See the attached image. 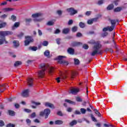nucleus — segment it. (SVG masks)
Wrapping results in <instances>:
<instances>
[{"label":"nucleus","instance_id":"obj_34","mask_svg":"<svg viewBox=\"0 0 127 127\" xmlns=\"http://www.w3.org/2000/svg\"><path fill=\"white\" fill-rule=\"evenodd\" d=\"M19 65H21V62L20 61H17L15 63L14 65L15 67H16L17 66H19Z\"/></svg>","mask_w":127,"mask_h":127},{"label":"nucleus","instance_id":"obj_50","mask_svg":"<svg viewBox=\"0 0 127 127\" xmlns=\"http://www.w3.org/2000/svg\"><path fill=\"white\" fill-rule=\"evenodd\" d=\"M103 0H100L98 1V4L99 5H101V4H103V3H104V1Z\"/></svg>","mask_w":127,"mask_h":127},{"label":"nucleus","instance_id":"obj_43","mask_svg":"<svg viewBox=\"0 0 127 127\" xmlns=\"http://www.w3.org/2000/svg\"><path fill=\"white\" fill-rule=\"evenodd\" d=\"M54 24V21H50L47 23V25L51 26Z\"/></svg>","mask_w":127,"mask_h":127},{"label":"nucleus","instance_id":"obj_42","mask_svg":"<svg viewBox=\"0 0 127 127\" xmlns=\"http://www.w3.org/2000/svg\"><path fill=\"white\" fill-rule=\"evenodd\" d=\"M90 117L93 122H97V119H96V118H95V117H94V115L93 114H91Z\"/></svg>","mask_w":127,"mask_h":127},{"label":"nucleus","instance_id":"obj_48","mask_svg":"<svg viewBox=\"0 0 127 127\" xmlns=\"http://www.w3.org/2000/svg\"><path fill=\"white\" fill-rule=\"evenodd\" d=\"M1 24V26L2 28L3 27H5V26H6V22H3L2 23H0Z\"/></svg>","mask_w":127,"mask_h":127},{"label":"nucleus","instance_id":"obj_27","mask_svg":"<svg viewBox=\"0 0 127 127\" xmlns=\"http://www.w3.org/2000/svg\"><path fill=\"white\" fill-rule=\"evenodd\" d=\"M76 72L72 71L70 75L71 79H75V76H76Z\"/></svg>","mask_w":127,"mask_h":127},{"label":"nucleus","instance_id":"obj_24","mask_svg":"<svg viewBox=\"0 0 127 127\" xmlns=\"http://www.w3.org/2000/svg\"><path fill=\"white\" fill-rule=\"evenodd\" d=\"M81 43L79 42H73L71 43V46H78V45H79Z\"/></svg>","mask_w":127,"mask_h":127},{"label":"nucleus","instance_id":"obj_53","mask_svg":"<svg viewBox=\"0 0 127 127\" xmlns=\"http://www.w3.org/2000/svg\"><path fill=\"white\" fill-rule=\"evenodd\" d=\"M91 13H92V12L91 11H87L85 13L86 15H87L89 16V15H91Z\"/></svg>","mask_w":127,"mask_h":127},{"label":"nucleus","instance_id":"obj_35","mask_svg":"<svg viewBox=\"0 0 127 127\" xmlns=\"http://www.w3.org/2000/svg\"><path fill=\"white\" fill-rule=\"evenodd\" d=\"M56 125H62L63 124V121L61 120H57L55 121Z\"/></svg>","mask_w":127,"mask_h":127},{"label":"nucleus","instance_id":"obj_44","mask_svg":"<svg viewBox=\"0 0 127 127\" xmlns=\"http://www.w3.org/2000/svg\"><path fill=\"white\" fill-rule=\"evenodd\" d=\"M32 104H34V105H35L36 106H39V105H41V103L39 102H35V101H31Z\"/></svg>","mask_w":127,"mask_h":127},{"label":"nucleus","instance_id":"obj_54","mask_svg":"<svg viewBox=\"0 0 127 127\" xmlns=\"http://www.w3.org/2000/svg\"><path fill=\"white\" fill-rule=\"evenodd\" d=\"M58 33H60V30H59V29H57L55 31V34H57Z\"/></svg>","mask_w":127,"mask_h":127},{"label":"nucleus","instance_id":"obj_28","mask_svg":"<svg viewBox=\"0 0 127 127\" xmlns=\"http://www.w3.org/2000/svg\"><path fill=\"white\" fill-rule=\"evenodd\" d=\"M114 8V4H111L108 6L107 9L108 10H111Z\"/></svg>","mask_w":127,"mask_h":127},{"label":"nucleus","instance_id":"obj_17","mask_svg":"<svg viewBox=\"0 0 127 127\" xmlns=\"http://www.w3.org/2000/svg\"><path fill=\"white\" fill-rule=\"evenodd\" d=\"M2 10L4 12H6L7 11H11V10H13V8L10 7L4 8L2 9Z\"/></svg>","mask_w":127,"mask_h":127},{"label":"nucleus","instance_id":"obj_33","mask_svg":"<svg viewBox=\"0 0 127 127\" xmlns=\"http://www.w3.org/2000/svg\"><path fill=\"white\" fill-rule=\"evenodd\" d=\"M10 19L11 20H12V21H16V16L14 15H12Z\"/></svg>","mask_w":127,"mask_h":127},{"label":"nucleus","instance_id":"obj_37","mask_svg":"<svg viewBox=\"0 0 127 127\" xmlns=\"http://www.w3.org/2000/svg\"><path fill=\"white\" fill-rule=\"evenodd\" d=\"M96 19H92L91 20H88L87 21L88 24H93V22Z\"/></svg>","mask_w":127,"mask_h":127},{"label":"nucleus","instance_id":"obj_20","mask_svg":"<svg viewBox=\"0 0 127 127\" xmlns=\"http://www.w3.org/2000/svg\"><path fill=\"white\" fill-rule=\"evenodd\" d=\"M93 111L95 112V113L96 114V115H97L98 116V117H102V115L101 114V113L100 112H99L98 110L93 109Z\"/></svg>","mask_w":127,"mask_h":127},{"label":"nucleus","instance_id":"obj_16","mask_svg":"<svg viewBox=\"0 0 127 127\" xmlns=\"http://www.w3.org/2000/svg\"><path fill=\"white\" fill-rule=\"evenodd\" d=\"M67 52L69 53V54H71V55H73L75 51L74 50V49H72L71 48H69L67 50Z\"/></svg>","mask_w":127,"mask_h":127},{"label":"nucleus","instance_id":"obj_59","mask_svg":"<svg viewBox=\"0 0 127 127\" xmlns=\"http://www.w3.org/2000/svg\"><path fill=\"white\" fill-rule=\"evenodd\" d=\"M6 17H7V15L3 14V15L0 16L1 18H6Z\"/></svg>","mask_w":127,"mask_h":127},{"label":"nucleus","instance_id":"obj_56","mask_svg":"<svg viewBox=\"0 0 127 127\" xmlns=\"http://www.w3.org/2000/svg\"><path fill=\"white\" fill-rule=\"evenodd\" d=\"M68 25H71V24H73V20H69L68 22Z\"/></svg>","mask_w":127,"mask_h":127},{"label":"nucleus","instance_id":"obj_18","mask_svg":"<svg viewBox=\"0 0 127 127\" xmlns=\"http://www.w3.org/2000/svg\"><path fill=\"white\" fill-rule=\"evenodd\" d=\"M13 46L16 48V47H18L19 46V42L17 41H13Z\"/></svg>","mask_w":127,"mask_h":127},{"label":"nucleus","instance_id":"obj_23","mask_svg":"<svg viewBox=\"0 0 127 127\" xmlns=\"http://www.w3.org/2000/svg\"><path fill=\"white\" fill-rule=\"evenodd\" d=\"M77 122L76 120H73L69 123V126H70V127H73V126H75V125H77Z\"/></svg>","mask_w":127,"mask_h":127},{"label":"nucleus","instance_id":"obj_5","mask_svg":"<svg viewBox=\"0 0 127 127\" xmlns=\"http://www.w3.org/2000/svg\"><path fill=\"white\" fill-rule=\"evenodd\" d=\"M12 33V32L9 31H0V37L1 38L2 37L5 38L4 36H7V35H11Z\"/></svg>","mask_w":127,"mask_h":127},{"label":"nucleus","instance_id":"obj_64","mask_svg":"<svg viewBox=\"0 0 127 127\" xmlns=\"http://www.w3.org/2000/svg\"><path fill=\"white\" fill-rule=\"evenodd\" d=\"M24 111L26 112V113H31V110H29V109H24Z\"/></svg>","mask_w":127,"mask_h":127},{"label":"nucleus","instance_id":"obj_57","mask_svg":"<svg viewBox=\"0 0 127 127\" xmlns=\"http://www.w3.org/2000/svg\"><path fill=\"white\" fill-rule=\"evenodd\" d=\"M76 100L77 102H82V99L80 97H77Z\"/></svg>","mask_w":127,"mask_h":127},{"label":"nucleus","instance_id":"obj_47","mask_svg":"<svg viewBox=\"0 0 127 127\" xmlns=\"http://www.w3.org/2000/svg\"><path fill=\"white\" fill-rule=\"evenodd\" d=\"M28 126H30V124H31V121L29 119H27L26 121Z\"/></svg>","mask_w":127,"mask_h":127},{"label":"nucleus","instance_id":"obj_61","mask_svg":"<svg viewBox=\"0 0 127 127\" xmlns=\"http://www.w3.org/2000/svg\"><path fill=\"white\" fill-rule=\"evenodd\" d=\"M119 1H120V0H116L114 1V3H115V5H118V4H119Z\"/></svg>","mask_w":127,"mask_h":127},{"label":"nucleus","instance_id":"obj_39","mask_svg":"<svg viewBox=\"0 0 127 127\" xmlns=\"http://www.w3.org/2000/svg\"><path fill=\"white\" fill-rule=\"evenodd\" d=\"M79 25L81 28H84L85 27V23L82 22L79 23Z\"/></svg>","mask_w":127,"mask_h":127},{"label":"nucleus","instance_id":"obj_7","mask_svg":"<svg viewBox=\"0 0 127 127\" xmlns=\"http://www.w3.org/2000/svg\"><path fill=\"white\" fill-rule=\"evenodd\" d=\"M66 11L68 13H69L70 15H74V14H76L77 12V10H75L73 7H70L66 9Z\"/></svg>","mask_w":127,"mask_h":127},{"label":"nucleus","instance_id":"obj_9","mask_svg":"<svg viewBox=\"0 0 127 127\" xmlns=\"http://www.w3.org/2000/svg\"><path fill=\"white\" fill-rule=\"evenodd\" d=\"M79 90L78 88L71 87L68 90V93L69 94H72V95H76L77 93L79 92Z\"/></svg>","mask_w":127,"mask_h":127},{"label":"nucleus","instance_id":"obj_63","mask_svg":"<svg viewBox=\"0 0 127 127\" xmlns=\"http://www.w3.org/2000/svg\"><path fill=\"white\" fill-rule=\"evenodd\" d=\"M38 34L39 36H41V35H42V31L39 29L38 30Z\"/></svg>","mask_w":127,"mask_h":127},{"label":"nucleus","instance_id":"obj_51","mask_svg":"<svg viewBox=\"0 0 127 127\" xmlns=\"http://www.w3.org/2000/svg\"><path fill=\"white\" fill-rule=\"evenodd\" d=\"M4 126V122L2 121H0V127H3Z\"/></svg>","mask_w":127,"mask_h":127},{"label":"nucleus","instance_id":"obj_52","mask_svg":"<svg viewBox=\"0 0 127 127\" xmlns=\"http://www.w3.org/2000/svg\"><path fill=\"white\" fill-rule=\"evenodd\" d=\"M74 114H75V115H81V112L78 110H76L74 112Z\"/></svg>","mask_w":127,"mask_h":127},{"label":"nucleus","instance_id":"obj_49","mask_svg":"<svg viewBox=\"0 0 127 127\" xmlns=\"http://www.w3.org/2000/svg\"><path fill=\"white\" fill-rule=\"evenodd\" d=\"M24 34L23 33H20L19 35H17L18 38H21L23 36Z\"/></svg>","mask_w":127,"mask_h":127},{"label":"nucleus","instance_id":"obj_26","mask_svg":"<svg viewBox=\"0 0 127 127\" xmlns=\"http://www.w3.org/2000/svg\"><path fill=\"white\" fill-rule=\"evenodd\" d=\"M8 114L9 116H11L12 117L15 116V112H14L13 111L8 110Z\"/></svg>","mask_w":127,"mask_h":127},{"label":"nucleus","instance_id":"obj_41","mask_svg":"<svg viewBox=\"0 0 127 127\" xmlns=\"http://www.w3.org/2000/svg\"><path fill=\"white\" fill-rule=\"evenodd\" d=\"M6 127H15V125L9 123L6 125Z\"/></svg>","mask_w":127,"mask_h":127},{"label":"nucleus","instance_id":"obj_10","mask_svg":"<svg viewBox=\"0 0 127 127\" xmlns=\"http://www.w3.org/2000/svg\"><path fill=\"white\" fill-rule=\"evenodd\" d=\"M29 89L24 90L22 92L21 96L22 97H23V98H27V97L29 96Z\"/></svg>","mask_w":127,"mask_h":127},{"label":"nucleus","instance_id":"obj_29","mask_svg":"<svg viewBox=\"0 0 127 127\" xmlns=\"http://www.w3.org/2000/svg\"><path fill=\"white\" fill-rule=\"evenodd\" d=\"M29 50H32V51H36L37 50V47H30L29 48Z\"/></svg>","mask_w":127,"mask_h":127},{"label":"nucleus","instance_id":"obj_38","mask_svg":"<svg viewBox=\"0 0 127 127\" xmlns=\"http://www.w3.org/2000/svg\"><path fill=\"white\" fill-rule=\"evenodd\" d=\"M74 61L75 65H78V64L80 63V61H79V60L77 59H74Z\"/></svg>","mask_w":127,"mask_h":127},{"label":"nucleus","instance_id":"obj_58","mask_svg":"<svg viewBox=\"0 0 127 127\" xmlns=\"http://www.w3.org/2000/svg\"><path fill=\"white\" fill-rule=\"evenodd\" d=\"M58 14H59V15H61V14H62V11H61V10H59L57 11Z\"/></svg>","mask_w":127,"mask_h":127},{"label":"nucleus","instance_id":"obj_14","mask_svg":"<svg viewBox=\"0 0 127 127\" xmlns=\"http://www.w3.org/2000/svg\"><path fill=\"white\" fill-rule=\"evenodd\" d=\"M66 78H67V76H66V75H63L61 77H58L57 78H56V81H57V83H60V80L63 81V80L66 79Z\"/></svg>","mask_w":127,"mask_h":127},{"label":"nucleus","instance_id":"obj_22","mask_svg":"<svg viewBox=\"0 0 127 127\" xmlns=\"http://www.w3.org/2000/svg\"><path fill=\"white\" fill-rule=\"evenodd\" d=\"M19 24H20L19 22H15L14 25L12 27V29H15V27L16 28L18 27L19 26Z\"/></svg>","mask_w":127,"mask_h":127},{"label":"nucleus","instance_id":"obj_60","mask_svg":"<svg viewBox=\"0 0 127 127\" xmlns=\"http://www.w3.org/2000/svg\"><path fill=\"white\" fill-rule=\"evenodd\" d=\"M77 37H81L82 36V34L81 33H77L76 34Z\"/></svg>","mask_w":127,"mask_h":127},{"label":"nucleus","instance_id":"obj_31","mask_svg":"<svg viewBox=\"0 0 127 127\" xmlns=\"http://www.w3.org/2000/svg\"><path fill=\"white\" fill-rule=\"evenodd\" d=\"M109 21H110L112 25H114V27L115 26L116 23V20H112L109 19Z\"/></svg>","mask_w":127,"mask_h":127},{"label":"nucleus","instance_id":"obj_46","mask_svg":"<svg viewBox=\"0 0 127 127\" xmlns=\"http://www.w3.org/2000/svg\"><path fill=\"white\" fill-rule=\"evenodd\" d=\"M32 19L31 18H26L25 19V22L26 23H28V22H31Z\"/></svg>","mask_w":127,"mask_h":127},{"label":"nucleus","instance_id":"obj_15","mask_svg":"<svg viewBox=\"0 0 127 127\" xmlns=\"http://www.w3.org/2000/svg\"><path fill=\"white\" fill-rule=\"evenodd\" d=\"M3 43H4L5 44H7L8 43V42L5 40V38H3V39H0V45L3 44Z\"/></svg>","mask_w":127,"mask_h":127},{"label":"nucleus","instance_id":"obj_3","mask_svg":"<svg viewBox=\"0 0 127 127\" xmlns=\"http://www.w3.org/2000/svg\"><path fill=\"white\" fill-rule=\"evenodd\" d=\"M64 58H66V57L63 56H59L55 59V60H58V62L60 64H62V65H65L67 66L69 63L67 61H65L64 60Z\"/></svg>","mask_w":127,"mask_h":127},{"label":"nucleus","instance_id":"obj_13","mask_svg":"<svg viewBox=\"0 0 127 127\" xmlns=\"http://www.w3.org/2000/svg\"><path fill=\"white\" fill-rule=\"evenodd\" d=\"M27 84L28 86H30V87H31V86H33V79L31 78H28Z\"/></svg>","mask_w":127,"mask_h":127},{"label":"nucleus","instance_id":"obj_6","mask_svg":"<svg viewBox=\"0 0 127 127\" xmlns=\"http://www.w3.org/2000/svg\"><path fill=\"white\" fill-rule=\"evenodd\" d=\"M50 110L48 109H46L44 110V112H41L40 114V116H45V119H47L48 118V116L50 114Z\"/></svg>","mask_w":127,"mask_h":127},{"label":"nucleus","instance_id":"obj_12","mask_svg":"<svg viewBox=\"0 0 127 127\" xmlns=\"http://www.w3.org/2000/svg\"><path fill=\"white\" fill-rule=\"evenodd\" d=\"M45 106L46 107H49V108H51V109H55L54 105L49 102H46L45 103Z\"/></svg>","mask_w":127,"mask_h":127},{"label":"nucleus","instance_id":"obj_40","mask_svg":"<svg viewBox=\"0 0 127 127\" xmlns=\"http://www.w3.org/2000/svg\"><path fill=\"white\" fill-rule=\"evenodd\" d=\"M78 29V27L77 26H75L72 28V32H76Z\"/></svg>","mask_w":127,"mask_h":127},{"label":"nucleus","instance_id":"obj_4","mask_svg":"<svg viewBox=\"0 0 127 127\" xmlns=\"http://www.w3.org/2000/svg\"><path fill=\"white\" fill-rule=\"evenodd\" d=\"M40 16H42V13H36L32 15V17L34 18V21H41V20H43V19H37V17H39Z\"/></svg>","mask_w":127,"mask_h":127},{"label":"nucleus","instance_id":"obj_25","mask_svg":"<svg viewBox=\"0 0 127 127\" xmlns=\"http://www.w3.org/2000/svg\"><path fill=\"white\" fill-rule=\"evenodd\" d=\"M65 102L66 103H68V104H71V105H75V104L74 102L72 101H71L69 99H65Z\"/></svg>","mask_w":127,"mask_h":127},{"label":"nucleus","instance_id":"obj_1","mask_svg":"<svg viewBox=\"0 0 127 127\" xmlns=\"http://www.w3.org/2000/svg\"><path fill=\"white\" fill-rule=\"evenodd\" d=\"M39 67V69H42L41 70L38 71V76L40 78H43V77H44V75H45V70L49 69V74L53 73V71L54 70V68H53V67L49 66V64H40Z\"/></svg>","mask_w":127,"mask_h":127},{"label":"nucleus","instance_id":"obj_11","mask_svg":"<svg viewBox=\"0 0 127 127\" xmlns=\"http://www.w3.org/2000/svg\"><path fill=\"white\" fill-rule=\"evenodd\" d=\"M0 87H2V88H3V90H2L1 88L0 87V93H2V92H3L4 90H5V89H7V88H8V85H7V84H1L0 85Z\"/></svg>","mask_w":127,"mask_h":127},{"label":"nucleus","instance_id":"obj_30","mask_svg":"<svg viewBox=\"0 0 127 127\" xmlns=\"http://www.w3.org/2000/svg\"><path fill=\"white\" fill-rule=\"evenodd\" d=\"M108 28V31H113L114 29H115V27L114 25H112L111 26H107Z\"/></svg>","mask_w":127,"mask_h":127},{"label":"nucleus","instance_id":"obj_32","mask_svg":"<svg viewBox=\"0 0 127 127\" xmlns=\"http://www.w3.org/2000/svg\"><path fill=\"white\" fill-rule=\"evenodd\" d=\"M44 55L46 57L49 58V55H50V52H49V51H46L44 52Z\"/></svg>","mask_w":127,"mask_h":127},{"label":"nucleus","instance_id":"obj_55","mask_svg":"<svg viewBox=\"0 0 127 127\" xmlns=\"http://www.w3.org/2000/svg\"><path fill=\"white\" fill-rule=\"evenodd\" d=\"M83 48L84 49H88V48H89V46H88L87 44H84V45H83Z\"/></svg>","mask_w":127,"mask_h":127},{"label":"nucleus","instance_id":"obj_45","mask_svg":"<svg viewBox=\"0 0 127 127\" xmlns=\"http://www.w3.org/2000/svg\"><path fill=\"white\" fill-rule=\"evenodd\" d=\"M43 46H47V45H48V42H47V41H44L43 42Z\"/></svg>","mask_w":127,"mask_h":127},{"label":"nucleus","instance_id":"obj_21","mask_svg":"<svg viewBox=\"0 0 127 127\" xmlns=\"http://www.w3.org/2000/svg\"><path fill=\"white\" fill-rule=\"evenodd\" d=\"M122 9H123V7H117V8L114 9V12H120V11H121Z\"/></svg>","mask_w":127,"mask_h":127},{"label":"nucleus","instance_id":"obj_19","mask_svg":"<svg viewBox=\"0 0 127 127\" xmlns=\"http://www.w3.org/2000/svg\"><path fill=\"white\" fill-rule=\"evenodd\" d=\"M69 31H70V29L69 28H64L63 30V33L64 34H67V33H69Z\"/></svg>","mask_w":127,"mask_h":127},{"label":"nucleus","instance_id":"obj_36","mask_svg":"<svg viewBox=\"0 0 127 127\" xmlns=\"http://www.w3.org/2000/svg\"><path fill=\"white\" fill-rule=\"evenodd\" d=\"M86 111H87V110H86V109L84 108L80 109V113H81L82 114V115H85V114H86Z\"/></svg>","mask_w":127,"mask_h":127},{"label":"nucleus","instance_id":"obj_2","mask_svg":"<svg viewBox=\"0 0 127 127\" xmlns=\"http://www.w3.org/2000/svg\"><path fill=\"white\" fill-rule=\"evenodd\" d=\"M88 43H90V44H94L93 47V51L90 53L91 56H95L97 54H101L102 53V50H100L102 48V45L100 43V42H95V40H91L88 42Z\"/></svg>","mask_w":127,"mask_h":127},{"label":"nucleus","instance_id":"obj_62","mask_svg":"<svg viewBox=\"0 0 127 127\" xmlns=\"http://www.w3.org/2000/svg\"><path fill=\"white\" fill-rule=\"evenodd\" d=\"M35 116H36L35 113H33L31 114V118H32V119H33L34 118H35Z\"/></svg>","mask_w":127,"mask_h":127},{"label":"nucleus","instance_id":"obj_8","mask_svg":"<svg viewBox=\"0 0 127 127\" xmlns=\"http://www.w3.org/2000/svg\"><path fill=\"white\" fill-rule=\"evenodd\" d=\"M26 40L25 41V46L29 45L30 42H33V39L31 37L27 36L25 37Z\"/></svg>","mask_w":127,"mask_h":127}]
</instances>
